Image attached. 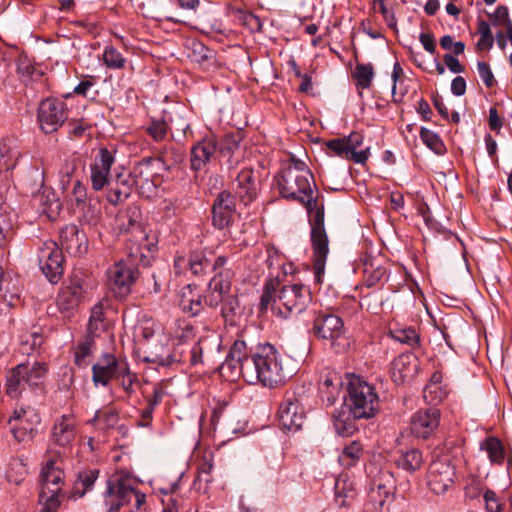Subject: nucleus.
<instances>
[{"mask_svg": "<svg viewBox=\"0 0 512 512\" xmlns=\"http://www.w3.org/2000/svg\"><path fill=\"white\" fill-rule=\"evenodd\" d=\"M311 300L309 288L302 284L280 286L279 282L270 280L264 286L260 310L265 311L271 307L275 314L288 318L302 313Z\"/></svg>", "mask_w": 512, "mask_h": 512, "instance_id": "nucleus-2", "label": "nucleus"}, {"mask_svg": "<svg viewBox=\"0 0 512 512\" xmlns=\"http://www.w3.org/2000/svg\"><path fill=\"white\" fill-rule=\"evenodd\" d=\"M363 265L364 283L367 287H372L385 278L387 270L380 258H367Z\"/></svg>", "mask_w": 512, "mask_h": 512, "instance_id": "nucleus-31", "label": "nucleus"}, {"mask_svg": "<svg viewBox=\"0 0 512 512\" xmlns=\"http://www.w3.org/2000/svg\"><path fill=\"white\" fill-rule=\"evenodd\" d=\"M60 487L52 488L50 492H46V496L40 501H44V506L41 512H57L60 505Z\"/></svg>", "mask_w": 512, "mask_h": 512, "instance_id": "nucleus-53", "label": "nucleus"}, {"mask_svg": "<svg viewBox=\"0 0 512 512\" xmlns=\"http://www.w3.org/2000/svg\"><path fill=\"white\" fill-rule=\"evenodd\" d=\"M477 69L484 84L489 88L492 87L495 84V78L489 64L479 61L477 63Z\"/></svg>", "mask_w": 512, "mask_h": 512, "instance_id": "nucleus-59", "label": "nucleus"}, {"mask_svg": "<svg viewBox=\"0 0 512 512\" xmlns=\"http://www.w3.org/2000/svg\"><path fill=\"white\" fill-rule=\"evenodd\" d=\"M20 293L19 276L12 271H4L0 266V312L13 307L19 301Z\"/></svg>", "mask_w": 512, "mask_h": 512, "instance_id": "nucleus-19", "label": "nucleus"}, {"mask_svg": "<svg viewBox=\"0 0 512 512\" xmlns=\"http://www.w3.org/2000/svg\"><path fill=\"white\" fill-rule=\"evenodd\" d=\"M116 379L126 394L131 395L134 393L133 385L137 381V375L130 371L125 361L120 363V372L117 374Z\"/></svg>", "mask_w": 512, "mask_h": 512, "instance_id": "nucleus-46", "label": "nucleus"}, {"mask_svg": "<svg viewBox=\"0 0 512 512\" xmlns=\"http://www.w3.org/2000/svg\"><path fill=\"white\" fill-rule=\"evenodd\" d=\"M353 76L358 87L362 89L369 88L374 77L372 64H357L353 72Z\"/></svg>", "mask_w": 512, "mask_h": 512, "instance_id": "nucleus-44", "label": "nucleus"}, {"mask_svg": "<svg viewBox=\"0 0 512 512\" xmlns=\"http://www.w3.org/2000/svg\"><path fill=\"white\" fill-rule=\"evenodd\" d=\"M344 140H346V145L349 149V151L353 153H359L360 150L358 148L363 143V135L360 132H352L347 137H343Z\"/></svg>", "mask_w": 512, "mask_h": 512, "instance_id": "nucleus-63", "label": "nucleus"}, {"mask_svg": "<svg viewBox=\"0 0 512 512\" xmlns=\"http://www.w3.org/2000/svg\"><path fill=\"white\" fill-rule=\"evenodd\" d=\"M313 332L319 339L328 341L336 352L348 346L343 320L335 314H319L314 319Z\"/></svg>", "mask_w": 512, "mask_h": 512, "instance_id": "nucleus-8", "label": "nucleus"}, {"mask_svg": "<svg viewBox=\"0 0 512 512\" xmlns=\"http://www.w3.org/2000/svg\"><path fill=\"white\" fill-rule=\"evenodd\" d=\"M418 369V359L412 353H403L391 363V376L395 383L401 384L415 376Z\"/></svg>", "mask_w": 512, "mask_h": 512, "instance_id": "nucleus-24", "label": "nucleus"}, {"mask_svg": "<svg viewBox=\"0 0 512 512\" xmlns=\"http://www.w3.org/2000/svg\"><path fill=\"white\" fill-rule=\"evenodd\" d=\"M144 168L148 169L147 165H137L134 167L131 175L133 177V184L137 187L139 192L146 197H150L156 191V186L150 180L149 173H144Z\"/></svg>", "mask_w": 512, "mask_h": 512, "instance_id": "nucleus-39", "label": "nucleus"}, {"mask_svg": "<svg viewBox=\"0 0 512 512\" xmlns=\"http://www.w3.org/2000/svg\"><path fill=\"white\" fill-rule=\"evenodd\" d=\"M232 275L229 270L218 272L209 282L204 302L210 308L221 305V315L232 321L239 308L237 295L232 292Z\"/></svg>", "mask_w": 512, "mask_h": 512, "instance_id": "nucleus-4", "label": "nucleus"}, {"mask_svg": "<svg viewBox=\"0 0 512 512\" xmlns=\"http://www.w3.org/2000/svg\"><path fill=\"white\" fill-rule=\"evenodd\" d=\"M423 397L427 403L436 405L447 397V390L442 385L428 383L424 388Z\"/></svg>", "mask_w": 512, "mask_h": 512, "instance_id": "nucleus-49", "label": "nucleus"}, {"mask_svg": "<svg viewBox=\"0 0 512 512\" xmlns=\"http://www.w3.org/2000/svg\"><path fill=\"white\" fill-rule=\"evenodd\" d=\"M57 454L58 452L49 457L41 470L42 490L40 496L42 499L46 496V492H50L52 488L60 487V483L63 481L64 472L56 465L55 457Z\"/></svg>", "mask_w": 512, "mask_h": 512, "instance_id": "nucleus-27", "label": "nucleus"}, {"mask_svg": "<svg viewBox=\"0 0 512 512\" xmlns=\"http://www.w3.org/2000/svg\"><path fill=\"white\" fill-rule=\"evenodd\" d=\"M347 391L346 405L354 418L369 419L376 415L379 397L372 385L358 376H352Z\"/></svg>", "mask_w": 512, "mask_h": 512, "instance_id": "nucleus-5", "label": "nucleus"}, {"mask_svg": "<svg viewBox=\"0 0 512 512\" xmlns=\"http://www.w3.org/2000/svg\"><path fill=\"white\" fill-rule=\"evenodd\" d=\"M235 217V196L221 192L212 206V223L219 230L227 229Z\"/></svg>", "mask_w": 512, "mask_h": 512, "instance_id": "nucleus-18", "label": "nucleus"}, {"mask_svg": "<svg viewBox=\"0 0 512 512\" xmlns=\"http://www.w3.org/2000/svg\"><path fill=\"white\" fill-rule=\"evenodd\" d=\"M114 160V156L108 149H100L98 156H96L90 166V180L95 191L102 190L108 183L110 169Z\"/></svg>", "mask_w": 512, "mask_h": 512, "instance_id": "nucleus-20", "label": "nucleus"}, {"mask_svg": "<svg viewBox=\"0 0 512 512\" xmlns=\"http://www.w3.org/2000/svg\"><path fill=\"white\" fill-rule=\"evenodd\" d=\"M64 256L56 242L47 240L38 248V265L45 277L53 284L63 275Z\"/></svg>", "mask_w": 512, "mask_h": 512, "instance_id": "nucleus-12", "label": "nucleus"}, {"mask_svg": "<svg viewBox=\"0 0 512 512\" xmlns=\"http://www.w3.org/2000/svg\"><path fill=\"white\" fill-rule=\"evenodd\" d=\"M306 416L303 405L294 394H286L278 409V422L282 430L296 432L305 422Z\"/></svg>", "mask_w": 512, "mask_h": 512, "instance_id": "nucleus-15", "label": "nucleus"}, {"mask_svg": "<svg viewBox=\"0 0 512 512\" xmlns=\"http://www.w3.org/2000/svg\"><path fill=\"white\" fill-rule=\"evenodd\" d=\"M244 368L246 382H259L270 388L284 383L292 375V371L284 367L281 354L269 343L259 345Z\"/></svg>", "mask_w": 512, "mask_h": 512, "instance_id": "nucleus-3", "label": "nucleus"}, {"mask_svg": "<svg viewBox=\"0 0 512 512\" xmlns=\"http://www.w3.org/2000/svg\"><path fill=\"white\" fill-rule=\"evenodd\" d=\"M490 17L493 19V23L495 25L505 24L506 26H508V23L512 22L509 18L508 8L503 5L498 6L495 12L492 15H490Z\"/></svg>", "mask_w": 512, "mask_h": 512, "instance_id": "nucleus-64", "label": "nucleus"}, {"mask_svg": "<svg viewBox=\"0 0 512 512\" xmlns=\"http://www.w3.org/2000/svg\"><path fill=\"white\" fill-rule=\"evenodd\" d=\"M276 182L283 198L303 204L308 212L314 274L317 282H320L329 252V240L324 227V205L313 175L303 161L291 157V163L279 173Z\"/></svg>", "mask_w": 512, "mask_h": 512, "instance_id": "nucleus-1", "label": "nucleus"}, {"mask_svg": "<svg viewBox=\"0 0 512 512\" xmlns=\"http://www.w3.org/2000/svg\"><path fill=\"white\" fill-rule=\"evenodd\" d=\"M440 424V411L436 408L420 409L410 418V431L418 439H429Z\"/></svg>", "mask_w": 512, "mask_h": 512, "instance_id": "nucleus-16", "label": "nucleus"}, {"mask_svg": "<svg viewBox=\"0 0 512 512\" xmlns=\"http://www.w3.org/2000/svg\"><path fill=\"white\" fill-rule=\"evenodd\" d=\"M363 456V445L359 441H352L345 446L338 456L339 464L344 468L354 467Z\"/></svg>", "mask_w": 512, "mask_h": 512, "instance_id": "nucleus-38", "label": "nucleus"}, {"mask_svg": "<svg viewBox=\"0 0 512 512\" xmlns=\"http://www.w3.org/2000/svg\"><path fill=\"white\" fill-rule=\"evenodd\" d=\"M374 4L379 6V11L383 15V18H384L386 24L390 28H395L396 27V23H397L396 22V18H395V14H394V12L392 10L388 9L385 6L384 0H375Z\"/></svg>", "mask_w": 512, "mask_h": 512, "instance_id": "nucleus-62", "label": "nucleus"}, {"mask_svg": "<svg viewBox=\"0 0 512 512\" xmlns=\"http://www.w3.org/2000/svg\"><path fill=\"white\" fill-rule=\"evenodd\" d=\"M95 350L94 338L86 335L74 349V363L79 368H86L91 363V358Z\"/></svg>", "mask_w": 512, "mask_h": 512, "instance_id": "nucleus-35", "label": "nucleus"}, {"mask_svg": "<svg viewBox=\"0 0 512 512\" xmlns=\"http://www.w3.org/2000/svg\"><path fill=\"white\" fill-rule=\"evenodd\" d=\"M351 413L349 414L345 411H337L333 414V425L338 435L340 436H350L356 430L355 420Z\"/></svg>", "mask_w": 512, "mask_h": 512, "instance_id": "nucleus-40", "label": "nucleus"}, {"mask_svg": "<svg viewBox=\"0 0 512 512\" xmlns=\"http://www.w3.org/2000/svg\"><path fill=\"white\" fill-rule=\"evenodd\" d=\"M131 194V187L124 181L121 184L117 183L115 187H112L107 193V200L111 204H118L126 200Z\"/></svg>", "mask_w": 512, "mask_h": 512, "instance_id": "nucleus-52", "label": "nucleus"}, {"mask_svg": "<svg viewBox=\"0 0 512 512\" xmlns=\"http://www.w3.org/2000/svg\"><path fill=\"white\" fill-rule=\"evenodd\" d=\"M392 338L402 344L415 347L418 344V334L413 328L394 329L390 331Z\"/></svg>", "mask_w": 512, "mask_h": 512, "instance_id": "nucleus-51", "label": "nucleus"}, {"mask_svg": "<svg viewBox=\"0 0 512 512\" xmlns=\"http://www.w3.org/2000/svg\"><path fill=\"white\" fill-rule=\"evenodd\" d=\"M62 247L73 256H80L88 250L86 234L75 224L66 225L60 232Z\"/></svg>", "mask_w": 512, "mask_h": 512, "instance_id": "nucleus-22", "label": "nucleus"}, {"mask_svg": "<svg viewBox=\"0 0 512 512\" xmlns=\"http://www.w3.org/2000/svg\"><path fill=\"white\" fill-rule=\"evenodd\" d=\"M168 125L165 120H156L151 123L148 128L149 135L157 142L166 138Z\"/></svg>", "mask_w": 512, "mask_h": 512, "instance_id": "nucleus-56", "label": "nucleus"}, {"mask_svg": "<svg viewBox=\"0 0 512 512\" xmlns=\"http://www.w3.org/2000/svg\"><path fill=\"white\" fill-rule=\"evenodd\" d=\"M43 341V336L37 332H32L30 334L24 335L22 339L24 351L28 352L29 349L34 350L36 348L41 347Z\"/></svg>", "mask_w": 512, "mask_h": 512, "instance_id": "nucleus-58", "label": "nucleus"}, {"mask_svg": "<svg viewBox=\"0 0 512 512\" xmlns=\"http://www.w3.org/2000/svg\"><path fill=\"white\" fill-rule=\"evenodd\" d=\"M102 59L104 64L110 69H123L126 65V58L112 46L105 48Z\"/></svg>", "mask_w": 512, "mask_h": 512, "instance_id": "nucleus-48", "label": "nucleus"}, {"mask_svg": "<svg viewBox=\"0 0 512 512\" xmlns=\"http://www.w3.org/2000/svg\"><path fill=\"white\" fill-rule=\"evenodd\" d=\"M119 421L117 410L105 408L96 411L94 417L89 421L97 430L107 431L114 428Z\"/></svg>", "mask_w": 512, "mask_h": 512, "instance_id": "nucleus-37", "label": "nucleus"}, {"mask_svg": "<svg viewBox=\"0 0 512 512\" xmlns=\"http://www.w3.org/2000/svg\"><path fill=\"white\" fill-rule=\"evenodd\" d=\"M456 471L448 458L433 461L427 471V485L437 495L444 494L455 482Z\"/></svg>", "mask_w": 512, "mask_h": 512, "instance_id": "nucleus-14", "label": "nucleus"}, {"mask_svg": "<svg viewBox=\"0 0 512 512\" xmlns=\"http://www.w3.org/2000/svg\"><path fill=\"white\" fill-rule=\"evenodd\" d=\"M96 80L93 76H86L80 83L74 88V93L83 97H87L90 94L91 89L95 87Z\"/></svg>", "mask_w": 512, "mask_h": 512, "instance_id": "nucleus-60", "label": "nucleus"}, {"mask_svg": "<svg viewBox=\"0 0 512 512\" xmlns=\"http://www.w3.org/2000/svg\"><path fill=\"white\" fill-rule=\"evenodd\" d=\"M27 474V467L20 458H12L6 470V477L9 482L19 484Z\"/></svg>", "mask_w": 512, "mask_h": 512, "instance_id": "nucleus-45", "label": "nucleus"}, {"mask_svg": "<svg viewBox=\"0 0 512 512\" xmlns=\"http://www.w3.org/2000/svg\"><path fill=\"white\" fill-rule=\"evenodd\" d=\"M483 499L487 512H512L511 508L503 503L492 490H486Z\"/></svg>", "mask_w": 512, "mask_h": 512, "instance_id": "nucleus-50", "label": "nucleus"}, {"mask_svg": "<svg viewBox=\"0 0 512 512\" xmlns=\"http://www.w3.org/2000/svg\"><path fill=\"white\" fill-rule=\"evenodd\" d=\"M113 354H104L96 364L92 366V379L95 385L106 386L112 378H116L120 372V363Z\"/></svg>", "mask_w": 512, "mask_h": 512, "instance_id": "nucleus-23", "label": "nucleus"}, {"mask_svg": "<svg viewBox=\"0 0 512 512\" xmlns=\"http://www.w3.org/2000/svg\"><path fill=\"white\" fill-rule=\"evenodd\" d=\"M485 450L493 462H500L504 458V451L501 442L496 438H488L485 441Z\"/></svg>", "mask_w": 512, "mask_h": 512, "instance_id": "nucleus-54", "label": "nucleus"}, {"mask_svg": "<svg viewBox=\"0 0 512 512\" xmlns=\"http://www.w3.org/2000/svg\"><path fill=\"white\" fill-rule=\"evenodd\" d=\"M335 504L339 508L350 507L357 496L356 483L348 474H340L334 486Z\"/></svg>", "mask_w": 512, "mask_h": 512, "instance_id": "nucleus-25", "label": "nucleus"}, {"mask_svg": "<svg viewBox=\"0 0 512 512\" xmlns=\"http://www.w3.org/2000/svg\"><path fill=\"white\" fill-rule=\"evenodd\" d=\"M128 254L131 258V264H126L122 261L116 263L108 272L109 285L118 295H125L130 291L132 283L135 281V268L134 266L142 262V248L140 245L129 247Z\"/></svg>", "mask_w": 512, "mask_h": 512, "instance_id": "nucleus-9", "label": "nucleus"}, {"mask_svg": "<svg viewBox=\"0 0 512 512\" xmlns=\"http://www.w3.org/2000/svg\"><path fill=\"white\" fill-rule=\"evenodd\" d=\"M248 360L249 359H247L244 362L239 361L238 363H235L234 361L229 362V358L226 357L225 362L221 366V371H222V373L229 371L231 374V377L240 375L246 381V372H245L244 366L246 365Z\"/></svg>", "mask_w": 512, "mask_h": 512, "instance_id": "nucleus-57", "label": "nucleus"}, {"mask_svg": "<svg viewBox=\"0 0 512 512\" xmlns=\"http://www.w3.org/2000/svg\"><path fill=\"white\" fill-rule=\"evenodd\" d=\"M216 152V141L206 138L192 147L191 168L194 171L203 169Z\"/></svg>", "mask_w": 512, "mask_h": 512, "instance_id": "nucleus-28", "label": "nucleus"}, {"mask_svg": "<svg viewBox=\"0 0 512 512\" xmlns=\"http://www.w3.org/2000/svg\"><path fill=\"white\" fill-rule=\"evenodd\" d=\"M346 140L342 138H335L326 143V146L329 150H331L335 155L344 158L346 160H351L357 164H364L369 157V148L360 150L359 153H353L349 151Z\"/></svg>", "mask_w": 512, "mask_h": 512, "instance_id": "nucleus-30", "label": "nucleus"}, {"mask_svg": "<svg viewBox=\"0 0 512 512\" xmlns=\"http://www.w3.org/2000/svg\"><path fill=\"white\" fill-rule=\"evenodd\" d=\"M45 363L35 362L30 364H19L11 369L6 377V392L12 397H18L26 386L31 388L42 385L46 374Z\"/></svg>", "mask_w": 512, "mask_h": 512, "instance_id": "nucleus-6", "label": "nucleus"}, {"mask_svg": "<svg viewBox=\"0 0 512 512\" xmlns=\"http://www.w3.org/2000/svg\"><path fill=\"white\" fill-rule=\"evenodd\" d=\"M40 416L32 407H16L9 417L10 431L18 442H29L37 434Z\"/></svg>", "mask_w": 512, "mask_h": 512, "instance_id": "nucleus-10", "label": "nucleus"}, {"mask_svg": "<svg viewBox=\"0 0 512 512\" xmlns=\"http://www.w3.org/2000/svg\"><path fill=\"white\" fill-rule=\"evenodd\" d=\"M259 178L252 169H243L238 173L233 189L244 205L251 203L258 193Z\"/></svg>", "mask_w": 512, "mask_h": 512, "instance_id": "nucleus-21", "label": "nucleus"}, {"mask_svg": "<svg viewBox=\"0 0 512 512\" xmlns=\"http://www.w3.org/2000/svg\"><path fill=\"white\" fill-rule=\"evenodd\" d=\"M420 138L423 143L438 155L445 152V146L441 138L435 132L422 127L420 130Z\"/></svg>", "mask_w": 512, "mask_h": 512, "instance_id": "nucleus-47", "label": "nucleus"}, {"mask_svg": "<svg viewBox=\"0 0 512 512\" xmlns=\"http://www.w3.org/2000/svg\"><path fill=\"white\" fill-rule=\"evenodd\" d=\"M21 153L18 150L17 141L13 138H3L0 140V162L14 166L13 161H17Z\"/></svg>", "mask_w": 512, "mask_h": 512, "instance_id": "nucleus-42", "label": "nucleus"}, {"mask_svg": "<svg viewBox=\"0 0 512 512\" xmlns=\"http://www.w3.org/2000/svg\"><path fill=\"white\" fill-rule=\"evenodd\" d=\"M395 463L399 468L409 473H413L423 466L424 458L419 449L412 448L406 452H402L395 460Z\"/></svg>", "mask_w": 512, "mask_h": 512, "instance_id": "nucleus-36", "label": "nucleus"}, {"mask_svg": "<svg viewBox=\"0 0 512 512\" xmlns=\"http://www.w3.org/2000/svg\"><path fill=\"white\" fill-rule=\"evenodd\" d=\"M179 305L183 312L191 316L198 315L203 309L202 296L196 291L192 285H186L180 291Z\"/></svg>", "mask_w": 512, "mask_h": 512, "instance_id": "nucleus-29", "label": "nucleus"}, {"mask_svg": "<svg viewBox=\"0 0 512 512\" xmlns=\"http://www.w3.org/2000/svg\"><path fill=\"white\" fill-rule=\"evenodd\" d=\"M213 253L206 250H196L190 254V271L195 276L206 273L211 266Z\"/></svg>", "mask_w": 512, "mask_h": 512, "instance_id": "nucleus-41", "label": "nucleus"}, {"mask_svg": "<svg viewBox=\"0 0 512 512\" xmlns=\"http://www.w3.org/2000/svg\"><path fill=\"white\" fill-rule=\"evenodd\" d=\"M227 357L229 358V362L234 361L235 363L251 359V356H248L247 353L246 343L242 340H236L234 342Z\"/></svg>", "mask_w": 512, "mask_h": 512, "instance_id": "nucleus-55", "label": "nucleus"}, {"mask_svg": "<svg viewBox=\"0 0 512 512\" xmlns=\"http://www.w3.org/2000/svg\"><path fill=\"white\" fill-rule=\"evenodd\" d=\"M131 501H134L136 508L142 507L146 502L145 494L134 488L132 479L118 478L109 482L106 490L107 512H115Z\"/></svg>", "mask_w": 512, "mask_h": 512, "instance_id": "nucleus-7", "label": "nucleus"}, {"mask_svg": "<svg viewBox=\"0 0 512 512\" xmlns=\"http://www.w3.org/2000/svg\"><path fill=\"white\" fill-rule=\"evenodd\" d=\"M97 470H83L77 475V479L73 484L71 490V498L78 499L83 497L88 491H90L98 478Z\"/></svg>", "mask_w": 512, "mask_h": 512, "instance_id": "nucleus-33", "label": "nucleus"}, {"mask_svg": "<svg viewBox=\"0 0 512 512\" xmlns=\"http://www.w3.org/2000/svg\"><path fill=\"white\" fill-rule=\"evenodd\" d=\"M396 485L393 474L389 470H379L371 479L369 501L376 510L382 511L394 499Z\"/></svg>", "mask_w": 512, "mask_h": 512, "instance_id": "nucleus-13", "label": "nucleus"}, {"mask_svg": "<svg viewBox=\"0 0 512 512\" xmlns=\"http://www.w3.org/2000/svg\"><path fill=\"white\" fill-rule=\"evenodd\" d=\"M192 62L199 64L203 69L208 70L215 63L213 50L201 42H193L188 54Z\"/></svg>", "mask_w": 512, "mask_h": 512, "instance_id": "nucleus-34", "label": "nucleus"}, {"mask_svg": "<svg viewBox=\"0 0 512 512\" xmlns=\"http://www.w3.org/2000/svg\"><path fill=\"white\" fill-rule=\"evenodd\" d=\"M106 327L104 309L101 303L94 305L91 309V315L88 323V335H96Z\"/></svg>", "mask_w": 512, "mask_h": 512, "instance_id": "nucleus-43", "label": "nucleus"}, {"mask_svg": "<svg viewBox=\"0 0 512 512\" xmlns=\"http://www.w3.org/2000/svg\"><path fill=\"white\" fill-rule=\"evenodd\" d=\"M166 395V390L162 384H155L153 386L152 395L147 397V406L155 409V407L162 401Z\"/></svg>", "mask_w": 512, "mask_h": 512, "instance_id": "nucleus-61", "label": "nucleus"}, {"mask_svg": "<svg viewBox=\"0 0 512 512\" xmlns=\"http://www.w3.org/2000/svg\"><path fill=\"white\" fill-rule=\"evenodd\" d=\"M68 118L67 106L57 98H46L38 107L37 119L45 134L56 132Z\"/></svg>", "mask_w": 512, "mask_h": 512, "instance_id": "nucleus-11", "label": "nucleus"}, {"mask_svg": "<svg viewBox=\"0 0 512 512\" xmlns=\"http://www.w3.org/2000/svg\"><path fill=\"white\" fill-rule=\"evenodd\" d=\"M341 381L336 374L329 373L319 385L321 399L327 406L333 405L340 394Z\"/></svg>", "mask_w": 512, "mask_h": 512, "instance_id": "nucleus-32", "label": "nucleus"}, {"mask_svg": "<svg viewBox=\"0 0 512 512\" xmlns=\"http://www.w3.org/2000/svg\"><path fill=\"white\" fill-rule=\"evenodd\" d=\"M78 430L76 420L72 415L58 417L51 430V443L63 449L73 446L77 438Z\"/></svg>", "mask_w": 512, "mask_h": 512, "instance_id": "nucleus-17", "label": "nucleus"}, {"mask_svg": "<svg viewBox=\"0 0 512 512\" xmlns=\"http://www.w3.org/2000/svg\"><path fill=\"white\" fill-rule=\"evenodd\" d=\"M83 294L82 285L78 280L71 281L63 287L57 298V305L62 313L69 315L80 303Z\"/></svg>", "mask_w": 512, "mask_h": 512, "instance_id": "nucleus-26", "label": "nucleus"}]
</instances>
